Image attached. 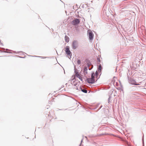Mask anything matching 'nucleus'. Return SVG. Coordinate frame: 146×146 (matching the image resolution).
<instances>
[{
	"instance_id": "f257e3e1",
	"label": "nucleus",
	"mask_w": 146,
	"mask_h": 146,
	"mask_svg": "<svg viewBox=\"0 0 146 146\" xmlns=\"http://www.w3.org/2000/svg\"><path fill=\"white\" fill-rule=\"evenodd\" d=\"M132 74H127V78L129 83L133 85H139V83H141L140 79L141 77H136L135 79L133 77V75Z\"/></svg>"
},
{
	"instance_id": "f03ea898",
	"label": "nucleus",
	"mask_w": 146,
	"mask_h": 146,
	"mask_svg": "<svg viewBox=\"0 0 146 146\" xmlns=\"http://www.w3.org/2000/svg\"><path fill=\"white\" fill-rule=\"evenodd\" d=\"M77 78H78L81 81H83V78L81 74H75V75L72 76L71 80L73 81L74 82L76 80Z\"/></svg>"
},
{
	"instance_id": "7ed1b4c3",
	"label": "nucleus",
	"mask_w": 146,
	"mask_h": 146,
	"mask_svg": "<svg viewBox=\"0 0 146 146\" xmlns=\"http://www.w3.org/2000/svg\"><path fill=\"white\" fill-rule=\"evenodd\" d=\"M92 74L91 77L87 78L86 81L89 84H94L95 81V79L94 78V74Z\"/></svg>"
},
{
	"instance_id": "20e7f679",
	"label": "nucleus",
	"mask_w": 146,
	"mask_h": 146,
	"mask_svg": "<svg viewBox=\"0 0 146 146\" xmlns=\"http://www.w3.org/2000/svg\"><path fill=\"white\" fill-rule=\"evenodd\" d=\"M85 63L87 64V65L89 70H91L93 68V66L91 64L90 60L88 59H86L85 60Z\"/></svg>"
},
{
	"instance_id": "39448f33",
	"label": "nucleus",
	"mask_w": 146,
	"mask_h": 146,
	"mask_svg": "<svg viewBox=\"0 0 146 146\" xmlns=\"http://www.w3.org/2000/svg\"><path fill=\"white\" fill-rule=\"evenodd\" d=\"M80 20L78 19H76L72 21V24L74 25H78L80 23Z\"/></svg>"
},
{
	"instance_id": "423d86ee",
	"label": "nucleus",
	"mask_w": 146,
	"mask_h": 146,
	"mask_svg": "<svg viewBox=\"0 0 146 146\" xmlns=\"http://www.w3.org/2000/svg\"><path fill=\"white\" fill-rule=\"evenodd\" d=\"M78 46V43L77 41L76 40L74 41L72 44V48L74 49H76Z\"/></svg>"
},
{
	"instance_id": "0eeeda50",
	"label": "nucleus",
	"mask_w": 146,
	"mask_h": 146,
	"mask_svg": "<svg viewBox=\"0 0 146 146\" xmlns=\"http://www.w3.org/2000/svg\"><path fill=\"white\" fill-rule=\"evenodd\" d=\"M77 89L79 91L81 90L83 92L86 93H87V92L86 89L84 88L83 86L80 87L79 88H77Z\"/></svg>"
},
{
	"instance_id": "6e6552de",
	"label": "nucleus",
	"mask_w": 146,
	"mask_h": 146,
	"mask_svg": "<svg viewBox=\"0 0 146 146\" xmlns=\"http://www.w3.org/2000/svg\"><path fill=\"white\" fill-rule=\"evenodd\" d=\"M65 52H66V53L68 55H70L71 56H71L72 54L70 52V51L69 50V47L68 46H66V47L65 48Z\"/></svg>"
},
{
	"instance_id": "1a4fd4ad",
	"label": "nucleus",
	"mask_w": 146,
	"mask_h": 146,
	"mask_svg": "<svg viewBox=\"0 0 146 146\" xmlns=\"http://www.w3.org/2000/svg\"><path fill=\"white\" fill-rule=\"evenodd\" d=\"M94 34L92 32H90L89 33V39L90 40H92L93 39Z\"/></svg>"
},
{
	"instance_id": "9d476101",
	"label": "nucleus",
	"mask_w": 146,
	"mask_h": 146,
	"mask_svg": "<svg viewBox=\"0 0 146 146\" xmlns=\"http://www.w3.org/2000/svg\"><path fill=\"white\" fill-rule=\"evenodd\" d=\"M65 40L67 42H68L69 41V38L67 35L65 36Z\"/></svg>"
},
{
	"instance_id": "9b49d317",
	"label": "nucleus",
	"mask_w": 146,
	"mask_h": 146,
	"mask_svg": "<svg viewBox=\"0 0 146 146\" xmlns=\"http://www.w3.org/2000/svg\"><path fill=\"white\" fill-rule=\"evenodd\" d=\"M136 65L135 64H133L131 65V67L132 68H133V69H136Z\"/></svg>"
},
{
	"instance_id": "f8f14e48",
	"label": "nucleus",
	"mask_w": 146,
	"mask_h": 146,
	"mask_svg": "<svg viewBox=\"0 0 146 146\" xmlns=\"http://www.w3.org/2000/svg\"><path fill=\"white\" fill-rule=\"evenodd\" d=\"M88 68L87 67H85L83 71L84 73H87Z\"/></svg>"
},
{
	"instance_id": "ddd939ff",
	"label": "nucleus",
	"mask_w": 146,
	"mask_h": 146,
	"mask_svg": "<svg viewBox=\"0 0 146 146\" xmlns=\"http://www.w3.org/2000/svg\"><path fill=\"white\" fill-rule=\"evenodd\" d=\"M99 74H94V77L95 76V78H97V80H96V81H97V80L99 79L100 78V76L98 77V76H99ZM94 78H95V77H94Z\"/></svg>"
},
{
	"instance_id": "4468645a",
	"label": "nucleus",
	"mask_w": 146,
	"mask_h": 146,
	"mask_svg": "<svg viewBox=\"0 0 146 146\" xmlns=\"http://www.w3.org/2000/svg\"><path fill=\"white\" fill-rule=\"evenodd\" d=\"M111 96H109V98H108V103H110H110L111 102V101H110V100L111 99Z\"/></svg>"
},
{
	"instance_id": "2eb2a0df",
	"label": "nucleus",
	"mask_w": 146,
	"mask_h": 146,
	"mask_svg": "<svg viewBox=\"0 0 146 146\" xmlns=\"http://www.w3.org/2000/svg\"><path fill=\"white\" fill-rule=\"evenodd\" d=\"M77 63L78 64V65L80 64L81 63L80 60L79 59H78L77 62Z\"/></svg>"
},
{
	"instance_id": "dca6fc26",
	"label": "nucleus",
	"mask_w": 146,
	"mask_h": 146,
	"mask_svg": "<svg viewBox=\"0 0 146 146\" xmlns=\"http://www.w3.org/2000/svg\"><path fill=\"white\" fill-rule=\"evenodd\" d=\"M102 69V66L101 65H99L98 68V70H100L99 72H100V71Z\"/></svg>"
},
{
	"instance_id": "f3484780",
	"label": "nucleus",
	"mask_w": 146,
	"mask_h": 146,
	"mask_svg": "<svg viewBox=\"0 0 146 146\" xmlns=\"http://www.w3.org/2000/svg\"><path fill=\"white\" fill-rule=\"evenodd\" d=\"M113 79L114 80H115V79H116V78L115 77H113Z\"/></svg>"
},
{
	"instance_id": "a211bd4d",
	"label": "nucleus",
	"mask_w": 146,
	"mask_h": 146,
	"mask_svg": "<svg viewBox=\"0 0 146 146\" xmlns=\"http://www.w3.org/2000/svg\"><path fill=\"white\" fill-rule=\"evenodd\" d=\"M98 60L99 62H100V60L99 58H98Z\"/></svg>"
},
{
	"instance_id": "6ab92c4d",
	"label": "nucleus",
	"mask_w": 146,
	"mask_h": 146,
	"mask_svg": "<svg viewBox=\"0 0 146 146\" xmlns=\"http://www.w3.org/2000/svg\"><path fill=\"white\" fill-rule=\"evenodd\" d=\"M74 72L75 73H78V72H76V71H75Z\"/></svg>"
},
{
	"instance_id": "aec40b11",
	"label": "nucleus",
	"mask_w": 146,
	"mask_h": 146,
	"mask_svg": "<svg viewBox=\"0 0 146 146\" xmlns=\"http://www.w3.org/2000/svg\"><path fill=\"white\" fill-rule=\"evenodd\" d=\"M95 73H98V72L97 71H96V72Z\"/></svg>"
},
{
	"instance_id": "412c9836",
	"label": "nucleus",
	"mask_w": 146,
	"mask_h": 146,
	"mask_svg": "<svg viewBox=\"0 0 146 146\" xmlns=\"http://www.w3.org/2000/svg\"><path fill=\"white\" fill-rule=\"evenodd\" d=\"M102 106H100V108H102Z\"/></svg>"
},
{
	"instance_id": "4be33fe9",
	"label": "nucleus",
	"mask_w": 146,
	"mask_h": 146,
	"mask_svg": "<svg viewBox=\"0 0 146 146\" xmlns=\"http://www.w3.org/2000/svg\"><path fill=\"white\" fill-rule=\"evenodd\" d=\"M76 84H74V86H76Z\"/></svg>"
},
{
	"instance_id": "5701e85b",
	"label": "nucleus",
	"mask_w": 146,
	"mask_h": 146,
	"mask_svg": "<svg viewBox=\"0 0 146 146\" xmlns=\"http://www.w3.org/2000/svg\"><path fill=\"white\" fill-rule=\"evenodd\" d=\"M82 139L81 140V143L82 142Z\"/></svg>"
},
{
	"instance_id": "b1692460",
	"label": "nucleus",
	"mask_w": 146,
	"mask_h": 146,
	"mask_svg": "<svg viewBox=\"0 0 146 146\" xmlns=\"http://www.w3.org/2000/svg\"><path fill=\"white\" fill-rule=\"evenodd\" d=\"M101 73H100V75H101Z\"/></svg>"
},
{
	"instance_id": "393cba45",
	"label": "nucleus",
	"mask_w": 146,
	"mask_h": 146,
	"mask_svg": "<svg viewBox=\"0 0 146 146\" xmlns=\"http://www.w3.org/2000/svg\"><path fill=\"white\" fill-rule=\"evenodd\" d=\"M101 73H100V75H101Z\"/></svg>"
},
{
	"instance_id": "a878e982",
	"label": "nucleus",
	"mask_w": 146,
	"mask_h": 146,
	"mask_svg": "<svg viewBox=\"0 0 146 146\" xmlns=\"http://www.w3.org/2000/svg\"><path fill=\"white\" fill-rule=\"evenodd\" d=\"M101 73H100V75H101Z\"/></svg>"
}]
</instances>
